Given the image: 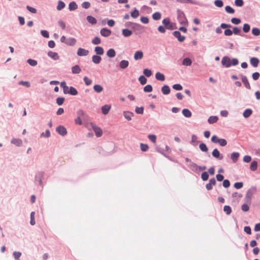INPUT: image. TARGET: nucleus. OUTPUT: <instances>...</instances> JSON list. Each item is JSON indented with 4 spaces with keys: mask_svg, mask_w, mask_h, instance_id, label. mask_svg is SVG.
Segmentation results:
<instances>
[{
    "mask_svg": "<svg viewBox=\"0 0 260 260\" xmlns=\"http://www.w3.org/2000/svg\"><path fill=\"white\" fill-rule=\"evenodd\" d=\"M45 173L42 171L38 172L35 176V183L36 185H39L43 186V179L44 178Z\"/></svg>",
    "mask_w": 260,
    "mask_h": 260,
    "instance_id": "obj_1",
    "label": "nucleus"
},
{
    "mask_svg": "<svg viewBox=\"0 0 260 260\" xmlns=\"http://www.w3.org/2000/svg\"><path fill=\"white\" fill-rule=\"evenodd\" d=\"M256 191V188L255 187H251L250 189H249L245 195V200L247 203H250L253 194Z\"/></svg>",
    "mask_w": 260,
    "mask_h": 260,
    "instance_id": "obj_2",
    "label": "nucleus"
},
{
    "mask_svg": "<svg viewBox=\"0 0 260 260\" xmlns=\"http://www.w3.org/2000/svg\"><path fill=\"white\" fill-rule=\"evenodd\" d=\"M91 128L95 133V134L97 137H100L102 136L103 132L101 128L97 126L95 124L91 123L90 124Z\"/></svg>",
    "mask_w": 260,
    "mask_h": 260,
    "instance_id": "obj_3",
    "label": "nucleus"
},
{
    "mask_svg": "<svg viewBox=\"0 0 260 260\" xmlns=\"http://www.w3.org/2000/svg\"><path fill=\"white\" fill-rule=\"evenodd\" d=\"M241 79L246 88L251 89V86L247 77L242 74L240 75Z\"/></svg>",
    "mask_w": 260,
    "mask_h": 260,
    "instance_id": "obj_4",
    "label": "nucleus"
},
{
    "mask_svg": "<svg viewBox=\"0 0 260 260\" xmlns=\"http://www.w3.org/2000/svg\"><path fill=\"white\" fill-rule=\"evenodd\" d=\"M221 64L226 68L231 66V59L228 56H224L221 60Z\"/></svg>",
    "mask_w": 260,
    "mask_h": 260,
    "instance_id": "obj_5",
    "label": "nucleus"
},
{
    "mask_svg": "<svg viewBox=\"0 0 260 260\" xmlns=\"http://www.w3.org/2000/svg\"><path fill=\"white\" fill-rule=\"evenodd\" d=\"M56 131L57 133L62 136H65L67 133L66 128L62 125H59L56 128Z\"/></svg>",
    "mask_w": 260,
    "mask_h": 260,
    "instance_id": "obj_6",
    "label": "nucleus"
},
{
    "mask_svg": "<svg viewBox=\"0 0 260 260\" xmlns=\"http://www.w3.org/2000/svg\"><path fill=\"white\" fill-rule=\"evenodd\" d=\"M174 36L177 38L178 41L182 42L184 41L185 37L184 36H182L179 31L176 30L173 33Z\"/></svg>",
    "mask_w": 260,
    "mask_h": 260,
    "instance_id": "obj_7",
    "label": "nucleus"
},
{
    "mask_svg": "<svg viewBox=\"0 0 260 260\" xmlns=\"http://www.w3.org/2000/svg\"><path fill=\"white\" fill-rule=\"evenodd\" d=\"M216 183V180L214 178H212L209 180V183L206 184V188L208 190H210L212 189L213 186L215 185Z\"/></svg>",
    "mask_w": 260,
    "mask_h": 260,
    "instance_id": "obj_8",
    "label": "nucleus"
},
{
    "mask_svg": "<svg viewBox=\"0 0 260 260\" xmlns=\"http://www.w3.org/2000/svg\"><path fill=\"white\" fill-rule=\"evenodd\" d=\"M111 33V31L107 28H103L100 30L101 35L104 37H109Z\"/></svg>",
    "mask_w": 260,
    "mask_h": 260,
    "instance_id": "obj_9",
    "label": "nucleus"
},
{
    "mask_svg": "<svg viewBox=\"0 0 260 260\" xmlns=\"http://www.w3.org/2000/svg\"><path fill=\"white\" fill-rule=\"evenodd\" d=\"M212 155L214 157L217 158L219 160H221L223 159V155L220 153L219 150L216 148L214 149L213 150L212 152Z\"/></svg>",
    "mask_w": 260,
    "mask_h": 260,
    "instance_id": "obj_10",
    "label": "nucleus"
},
{
    "mask_svg": "<svg viewBox=\"0 0 260 260\" xmlns=\"http://www.w3.org/2000/svg\"><path fill=\"white\" fill-rule=\"evenodd\" d=\"M89 53V51L85 49L79 48L78 49L77 54L79 56H87Z\"/></svg>",
    "mask_w": 260,
    "mask_h": 260,
    "instance_id": "obj_11",
    "label": "nucleus"
},
{
    "mask_svg": "<svg viewBox=\"0 0 260 260\" xmlns=\"http://www.w3.org/2000/svg\"><path fill=\"white\" fill-rule=\"evenodd\" d=\"M231 27V25L230 24H228L226 23H221L220 27H218L216 28L215 31L217 34H221L222 32L221 28H226Z\"/></svg>",
    "mask_w": 260,
    "mask_h": 260,
    "instance_id": "obj_12",
    "label": "nucleus"
},
{
    "mask_svg": "<svg viewBox=\"0 0 260 260\" xmlns=\"http://www.w3.org/2000/svg\"><path fill=\"white\" fill-rule=\"evenodd\" d=\"M48 55L49 57L51 58L54 60H57L59 59V56L58 55V53L55 52H53L50 51L48 52Z\"/></svg>",
    "mask_w": 260,
    "mask_h": 260,
    "instance_id": "obj_13",
    "label": "nucleus"
},
{
    "mask_svg": "<svg viewBox=\"0 0 260 260\" xmlns=\"http://www.w3.org/2000/svg\"><path fill=\"white\" fill-rule=\"evenodd\" d=\"M11 143L16 146H21L22 145V141L18 138L12 139L11 141Z\"/></svg>",
    "mask_w": 260,
    "mask_h": 260,
    "instance_id": "obj_14",
    "label": "nucleus"
},
{
    "mask_svg": "<svg viewBox=\"0 0 260 260\" xmlns=\"http://www.w3.org/2000/svg\"><path fill=\"white\" fill-rule=\"evenodd\" d=\"M143 57V53L142 51H136L134 56V58L136 60L141 59Z\"/></svg>",
    "mask_w": 260,
    "mask_h": 260,
    "instance_id": "obj_15",
    "label": "nucleus"
},
{
    "mask_svg": "<svg viewBox=\"0 0 260 260\" xmlns=\"http://www.w3.org/2000/svg\"><path fill=\"white\" fill-rule=\"evenodd\" d=\"M77 42L76 39L74 38H69L67 40L66 45L68 46H74Z\"/></svg>",
    "mask_w": 260,
    "mask_h": 260,
    "instance_id": "obj_16",
    "label": "nucleus"
},
{
    "mask_svg": "<svg viewBox=\"0 0 260 260\" xmlns=\"http://www.w3.org/2000/svg\"><path fill=\"white\" fill-rule=\"evenodd\" d=\"M188 167L193 171L194 172H198V166L197 164L194 163V162L190 161V163H189L188 165Z\"/></svg>",
    "mask_w": 260,
    "mask_h": 260,
    "instance_id": "obj_17",
    "label": "nucleus"
},
{
    "mask_svg": "<svg viewBox=\"0 0 260 260\" xmlns=\"http://www.w3.org/2000/svg\"><path fill=\"white\" fill-rule=\"evenodd\" d=\"M111 109V106L109 105H105L101 108L102 113L104 115L107 114Z\"/></svg>",
    "mask_w": 260,
    "mask_h": 260,
    "instance_id": "obj_18",
    "label": "nucleus"
},
{
    "mask_svg": "<svg viewBox=\"0 0 260 260\" xmlns=\"http://www.w3.org/2000/svg\"><path fill=\"white\" fill-rule=\"evenodd\" d=\"M129 65V62L126 60H122L119 62V67L121 69H125L128 67Z\"/></svg>",
    "mask_w": 260,
    "mask_h": 260,
    "instance_id": "obj_19",
    "label": "nucleus"
},
{
    "mask_svg": "<svg viewBox=\"0 0 260 260\" xmlns=\"http://www.w3.org/2000/svg\"><path fill=\"white\" fill-rule=\"evenodd\" d=\"M250 64L254 67H257L259 62V59L256 57H252L250 60Z\"/></svg>",
    "mask_w": 260,
    "mask_h": 260,
    "instance_id": "obj_20",
    "label": "nucleus"
},
{
    "mask_svg": "<svg viewBox=\"0 0 260 260\" xmlns=\"http://www.w3.org/2000/svg\"><path fill=\"white\" fill-rule=\"evenodd\" d=\"M161 92L165 95L169 94L170 92V88L168 85H165L161 87Z\"/></svg>",
    "mask_w": 260,
    "mask_h": 260,
    "instance_id": "obj_21",
    "label": "nucleus"
},
{
    "mask_svg": "<svg viewBox=\"0 0 260 260\" xmlns=\"http://www.w3.org/2000/svg\"><path fill=\"white\" fill-rule=\"evenodd\" d=\"M239 153L238 152H233L231 154V158L233 162H236L238 159L239 157Z\"/></svg>",
    "mask_w": 260,
    "mask_h": 260,
    "instance_id": "obj_22",
    "label": "nucleus"
},
{
    "mask_svg": "<svg viewBox=\"0 0 260 260\" xmlns=\"http://www.w3.org/2000/svg\"><path fill=\"white\" fill-rule=\"evenodd\" d=\"M107 55L110 58H113L116 55V52L114 49H109L107 52Z\"/></svg>",
    "mask_w": 260,
    "mask_h": 260,
    "instance_id": "obj_23",
    "label": "nucleus"
},
{
    "mask_svg": "<svg viewBox=\"0 0 260 260\" xmlns=\"http://www.w3.org/2000/svg\"><path fill=\"white\" fill-rule=\"evenodd\" d=\"M155 78L157 80H159L160 81H164L165 80V75L160 72H157L155 74Z\"/></svg>",
    "mask_w": 260,
    "mask_h": 260,
    "instance_id": "obj_24",
    "label": "nucleus"
},
{
    "mask_svg": "<svg viewBox=\"0 0 260 260\" xmlns=\"http://www.w3.org/2000/svg\"><path fill=\"white\" fill-rule=\"evenodd\" d=\"M86 19L89 23L92 25L95 24L97 23L96 19L93 16H87L86 17Z\"/></svg>",
    "mask_w": 260,
    "mask_h": 260,
    "instance_id": "obj_25",
    "label": "nucleus"
},
{
    "mask_svg": "<svg viewBox=\"0 0 260 260\" xmlns=\"http://www.w3.org/2000/svg\"><path fill=\"white\" fill-rule=\"evenodd\" d=\"M218 120V117L216 116H211L208 119V122L210 124H213L216 123Z\"/></svg>",
    "mask_w": 260,
    "mask_h": 260,
    "instance_id": "obj_26",
    "label": "nucleus"
},
{
    "mask_svg": "<svg viewBox=\"0 0 260 260\" xmlns=\"http://www.w3.org/2000/svg\"><path fill=\"white\" fill-rule=\"evenodd\" d=\"M198 137L196 135H192L191 136V140L190 142V144L192 145L196 146L198 144Z\"/></svg>",
    "mask_w": 260,
    "mask_h": 260,
    "instance_id": "obj_27",
    "label": "nucleus"
},
{
    "mask_svg": "<svg viewBox=\"0 0 260 260\" xmlns=\"http://www.w3.org/2000/svg\"><path fill=\"white\" fill-rule=\"evenodd\" d=\"M134 115V114L132 112L128 111H124L123 112V116L125 119L127 120H131L132 119V117Z\"/></svg>",
    "mask_w": 260,
    "mask_h": 260,
    "instance_id": "obj_28",
    "label": "nucleus"
},
{
    "mask_svg": "<svg viewBox=\"0 0 260 260\" xmlns=\"http://www.w3.org/2000/svg\"><path fill=\"white\" fill-rule=\"evenodd\" d=\"M177 14L178 19L179 20H181L182 19H185V18H186L184 13L182 11H181L179 9H178L177 10Z\"/></svg>",
    "mask_w": 260,
    "mask_h": 260,
    "instance_id": "obj_29",
    "label": "nucleus"
},
{
    "mask_svg": "<svg viewBox=\"0 0 260 260\" xmlns=\"http://www.w3.org/2000/svg\"><path fill=\"white\" fill-rule=\"evenodd\" d=\"M182 112V114L184 115V116L186 118H189L191 116V115H192L191 112L188 109H183Z\"/></svg>",
    "mask_w": 260,
    "mask_h": 260,
    "instance_id": "obj_30",
    "label": "nucleus"
},
{
    "mask_svg": "<svg viewBox=\"0 0 260 260\" xmlns=\"http://www.w3.org/2000/svg\"><path fill=\"white\" fill-rule=\"evenodd\" d=\"M101 60H102L101 57L99 55H94L92 57V61H93V62H94L95 64L100 63Z\"/></svg>",
    "mask_w": 260,
    "mask_h": 260,
    "instance_id": "obj_31",
    "label": "nucleus"
},
{
    "mask_svg": "<svg viewBox=\"0 0 260 260\" xmlns=\"http://www.w3.org/2000/svg\"><path fill=\"white\" fill-rule=\"evenodd\" d=\"M252 114V110L250 109H247L244 111L243 115L244 118H248Z\"/></svg>",
    "mask_w": 260,
    "mask_h": 260,
    "instance_id": "obj_32",
    "label": "nucleus"
},
{
    "mask_svg": "<svg viewBox=\"0 0 260 260\" xmlns=\"http://www.w3.org/2000/svg\"><path fill=\"white\" fill-rule=\"evenodd\" d=\"M72 72L73 74H79L81 70L78 65L73 66L72 69Z\"/></svg>",
    "mask_w": 260,
    "mask_h": 260,
    "instance_id": "obj_33",
    "label": "nucleus"
},
{
    "mask_svg": "<svg viewBox=\"0 0 260 260\" xmlns=\"http://www.w3.org/2000/svg\"><path fill=\"white\" fill-rule=\"evenodd\" d=\"M77 8L78 5L75 2H72L69 5V9L70 11H74Z\"/></svg>",
    "mask_w": 260,
    "mask_h": 260,
    "instance_id": "obj_34",
    "label": "nucleus"
},
{
    "mask_svg": "<svg viewBox=\"0 0 260 260\" xmlns=\"http://www.w3.org/2000/svg\"><path fill=\"white\" fill-rule=\"evenodd\" d=\"M68 94H71L72 95H76L78 94V91L75 87L71 86L69 88V90Z\"/></svg>",
    "mask_w": 260,
    "mask_h": 260,
    "instance_id": "obj_35",
    "label": "nucleus"
},
{
    "mask_svg": "<svg viewBox=\"0 0 260 260\" xmlns=\"http://www.w3.org/2000/svg\"><path fill=\"white\" fill-rule=\"evenodd\" d=\"M192 63L191 60L188 57L185 58L182 61V64L186 66H190Z\"/></svg>",
    "mask_w": 260,
    "mask_h": 260,
    "instance_id": "obj_36",
    "label": "nucleus"
},
{
    "mask_svg": "<svg viewBox=\"0 0 260 260\" xmlns=\"http://www.w3.org/2000/svg\"><path fill=\"white\" fill-rule=\"evenodd\" d=\"M152 17L154 20H158L161 19V14L160 12H156L152 14Z\"/></svg>",
    "mask_w": 260,
    "mask_h": 260,
    "instance_id": "obj_37",
    "label": "nucleus"
},
{
    "mask_svg": "<svg viewBox=\"0 0 260 260\" xmlns=\"http://www.w3.org/2000/svg\"><path fill=\"white\" fill-rule=\"evenodd\" d=\"M94 51L96 54L101 55L104 54V49L102 47L97 46L95 47Z\"/></svg>",
    "mask_w": 260,
    "mask_h": 260,
    "instance_id": "obj_38",
    "label": "nucleus"
},
{
    "mask_svg": "<svg viewBox=\"0 0 260 260\" xmlns=\"http://www.w3.org/2000/svg\"><path fill=\"white\" fill-rule=\"evenodd\" d=\"M94 90L97 93H100L103 90V87L99 84H96L93 86Z\"/></svg>",
    "mask_w": 260,
    "mask_h": 260,
    "instance_id": "obj_39",
    "label": "nucleus"
},
{
    "mask_svg": "<svg viewBox=\"0 0 260 260\" xmlns=\"http://www.w3.org/2000/svg\"><path fill=\"white\" fill-rule=\"evenodd\" d=\"M66 6V5L64 2L61 1H59L58 2V4L56 7V9L58 11H60L62 9H63Z\"/></svg>",
    "mask_w": 260,
    "mask_h": 260,
    "instance_id": "obj_40",
    "label": "nucleus"
},
{
    "mask_svg": "<svg viewBox=\"0 0 260 260\" xmlns=\"http://www.w3.org/2000/svg\"><path fill=\"white\" fill-rule=\"evenodd\" d=\"M122 32L125 37H129L132 34V31L126 28L122 29Z\"/></svg>",
    "mask_w": 260,
    "mask_h": 260,
    "instance_id": "obj_41",
    "label": "nucleus"
},
{
    "mask_svg": "<svg viewBox=\"0 0 260 260\" xmlns=\"http://www.w3.org/2000/svg\"><path fill=\"white\" fill-rule=\"evenodd\" d=\"M257 167V161L255 160L252 161V162L251 163V165L250 166V170L252 171H255V170H256Z\"/></svg>",
    "mask_w": 260,
    "mask_h": 260,
    "instance_id": "obj_42",
    "label": "nucleus"
},
{
    "mask_svg": "<svg viewBox=\"0 0 260 260\" xmlns=\"http://www.w3.org/2000/svg\"><path fill=\"white\" fill-rule=\"evenodd\" d=\"M176 1L178 3H182V4H196L197 2L196 1H193L192 0H176Z\"/></svg>",
    "mask_w": 260,
    "mask_h": 260,
    "instance_id": "obj_43",
    "label": "nucleus"
},
{
    "mask_svg": "<svg viewBox=\"0 0 260 260\" xmlns=\"http://www.w3.org/2000/svg\"><path fill=\"white\" fill-rule=\"evenodd\" d=\"M27 62L32 67H35L37 65L38 62L36 60L32 59H28L27 60Z\"/></svg>",
    "mask_w": 260,
    "mask_h": 260,
    "instance_id": "obj_44",
    "label": "nucleus"
},
{
    "mask_svg": "<svg viewBox=\"0 0 260 260\" xmlns=\"http://www.w3.org/2000/svg\"><path fill=\"white\" fill-rule=\"evenodd\" d=\"M199 148H200V150L203 152H207L208 150V149L206 145L204 143H202L200 144Z\"/></svg>",
    "mask_w": 260,
    "mask_h": 260,
    "instance_id": "obj_45",
    "label": "nucleus"
},
{
    "mask_svg": "<svg viewBox=\"0 0 260 260\" xmlns=\"http://www.w3.org/2000/svg\"><path fill=\"white\" fill-rule=\"evenodd\" d=\"M223 211L227 215H229L232 212V208L230 206L225 205L223 207Z\"/></svg>",
    "mask_w": 260,
    "mask_h": 260,
    "instance_id": "obj_46",
    "label": "nucleus"
},
{
    "mask_svg": "<svg viewBox=\"0 0 260 260\" xmlns=\"http://www.w3.org/2000/svg\"><path fill=\"white\" fill-rule=\"evenodd\" d=\"M131 15L133 18H136L139 16V12L137 9H135V10L131 12Z\"/></svg>",
    "mask_w": 260,
    "mask_h": 260,
    "instance_id": "obj_47",
    "label": "nucleus"
},
{
    "mask_svg": "<svg viewBox=\"0 0 260 260\" xmlns=\"http://www.w3.org/2000/svg\"><path fill=\"white\" fill-rule=\"evenodd\" d=\"M252 34L255 36L260 35V29L258 28L254 27L252 29Z\"/></svg>",
    "mask_w": 260,
    "mask_h": 260,
    "instance_id": "obj_48",
    "label": "nucleus"
},
{
    "mask_svg": "<svg viewBox=\"0 0 260 260\" xmlns=\"http://www.w3.org/2000/svg\"><path fill=\"white\" fill-rule=\"evenodd\" d=\"M143 74L147 77H149L152 75V72L148 69H145L143 70Z\"/></svg>",
    "mask_w": 260,
    "mask_h": 260,
    "instance_id": "obj_49",
    "label": "nucleus"
},
{
    "mask_svg": "<svg viewBox=\"0 0 260 260\" xmlns=\"http://www.w3.org/2000/svg\"><path fill=\"white\" fill-rule=\"evenodd\" d=\"M225 11L229 14H233L235 12V10L230 6H226L225 7Z\"/></svg>",
    "mask_w": 260,
    "mask_h": 260,
    "instance_id": "obj_50",
    "label": "nucleus"
},
{
    "mask_svg": "<svg viewBox=\"0 0 260 260\" xmlns=\"http://www.w3.org/2000/svg\"><path fill=\"white\" fill-rule=\"evenodd\" d=\"M41 137L49 138L50 136V132L49 129L46 130L45 132L41 134Z\"/></svg>",
    "mask_w": 260,
    "mask_h": 260,
    "instance_id": "obj_51",
    "label": "nucleus"
},
{
    "mask_svg": "<svg viewBox=\"0 0 260 260\" xmlns=\"http://www.w3.org/2000/svg\"><path fill=\"white\" fill-rule=\"evenodd\" d=\"M139 81L142 85H144L147 82V79L142 75L139 78Z\"/></svg>",
    "mask_w": 260,
    "mask_h": 260,
    "instance_id": "obj_52",
    "label": "nucleus"
},
{
    "mask_svg": "<svg viewBox=\"0 0 260 260\" xmlns=\"http://www.w3.org/2000/svg\"><path fill=\"white\" fill-rule=\"evenodd\" d=\"M101 42V39L98 37H94L92 40V43L94 45H98Z\"/></svg>",
    "mask_w": 260,
    "mask_h": 260,
    "instance_id": "obj_53",
    "label": "nucleus"
},
{
    "mask_svg": "<svg viewBox=\"0 0 260 260\" xmlns=\"http://www.w3.org/2000/svg\"><path fill=\"white\" fill-rule=\"evenodd\" d=\"M144 91L145 92H150L152 91V87L151 85H147L144 87Z\"/></svg>",
    "mask_w": 260,
    "mask_h": 260,
    "instance_id": "obj_54",
    "label": "nucleus"
},
{
    "mask_svg": "<svg viewBox=\"0 0 260 260\" xmlns=\"http://www.w3.org/2000/svg\"><path fill=\"white\" fill-rule=\"evenodd\" d=\"M250 26L249 24H248L247 23H245L243 25V30L244 32H245V33L248 32L250 30Z\"/></svg>",
    "mask_w": 260,
    "mask_h": 260,
    "instance_id": "obj_55",
    "label": "nucleus"
},
{
    "mask_svg": "<svg viewBox=\"0 0 260 260\" xmlns=\"http://www.w3.org/2000/svg\"><path fill=\"white\" fill-rule=\"evenodd\" d=\"M64 98L62 97L57 98L56 99L57 104L59 106L62 105L64 101Z\"/></svg>",
    "mask_w": 260,
    "mask_h": 260,
    "instance_id": "obj_56",
    "label": "nucleus"
},
{
    "mask_svg": "<svg viewBox=\"0 0 260 260\" xmlns=\"http://www.w3.org/2000/svg\"><path fill=\"white\" fill-rule=\"evenodd\" d=\"M215 5L219 8H221L223 6V3L221 0H216L214 2Z\"/></svg>",
    "mask_w": 260,
    "mask_h": 260,
    "instance_id": "obj_57",
    "label": "nucleus"
},
{
    "mask_svg": "<svg viewBox=\"0 0 260 260\" xmlns=\"http://www.w3.org/2000/svg\"><path fill=\"white\" fill-rule=\"evenodd\" d=\"M209 175L207 172L202 173L201 175V178L203 181H206L208 179Z\"/></svg>",
    "mask_w": 260,
    "mask_h": 260,
    "instance_id": "obj_58",
    "label": "nucleus"
},
{
    "mask_svg": "<svg viewBox=\"0 0 260 260\" xmlns=\"http://www.w3.org/2000/svg\"><path fill=\"white\" fill-rule=\"evenodd\" d=\"M141 150L143 152H146L148 149V146L147 144L141 143L140 145Z\"/></svg>",
    "mask_w": 260,
    "mask_h": 260,
    "instance_id": "obj_59",
    "label": "nucleus"
},
{
    "mask_svg": "<svg viewBox=\"0 0 260 260\" xmlns=\"http://www.w3.org/2000/svg\"><path fill=\"white\" fill-rule=\"evenodd\" d=\"M135 111L137 114H142L144 112V108H143V107H136Z\"/></svg>",
    "mask_w": 260,
    "mask_h": 260,
    "instance_id": "obj_60",
    "label": "nucleus"
},
{
    "mask_svg": "<svg viewBox=\"0 0 260 260\" xmlns=\"http://www.w3.org/2000/svg\"><path fill=\"white\" fill-rule=\"evenodd\" d=\"M83 80L85 82V84L87 86H89L92 83V80L91 79H90L89 78H88L87 77H86V76L84 77L83 78Z\"/></svg>",
    "mask_w": 260,
    "mask_h": 260,
    "instance_id": "obj_61",
    "label": "nucleus"
},
{
    "mask_svg": "<svg viewBox=\"0 0 260 260\" xmlns=\"http://www.w3.org/2000/svg\"><path fill=\"white\" fill-rule=\"evenodd\" d=\"M162 23L166 27L168 26V25H170L171 23L170 18H166L164 19L162 21Z\"/></svg>",
    "mask_w": 260,
    "mask_h": 260,
    "instance_id": "obj_62",
    "label": "nucleus"
},
{
    "mask_svg": "<svg viewBox=\"0 0 260 260\" xmlns=\"http://www.w3.org/2000/svg\"><path fill=\"white\" fill-rule=\"evenodd\" d=\"M172 87L174 89L176 90H181L183 88L182 85L180 84H174L173 85Z\"/></svg>",
    "mask_w": 260,
    "mask_h": 260,
    "instance_id": "obj_63",
    "label": "nucleus"
},
{
    "mask_svg": "<svg viewBox=\"0 0 260 260\" xmlns=\"http://www.w3.org/2000/svg\"><path fill=\"white\" fill-rule=\"evenodd\" d=\"M140 20L144 24H147L149 22V18L145 16L141 17L140 18Z\"/></svg>",
    "mask_w": 260,
    "mask_h": 260,
    "instance_id": "obj_64",
    "label": "nucleus"
}]
</instances>
